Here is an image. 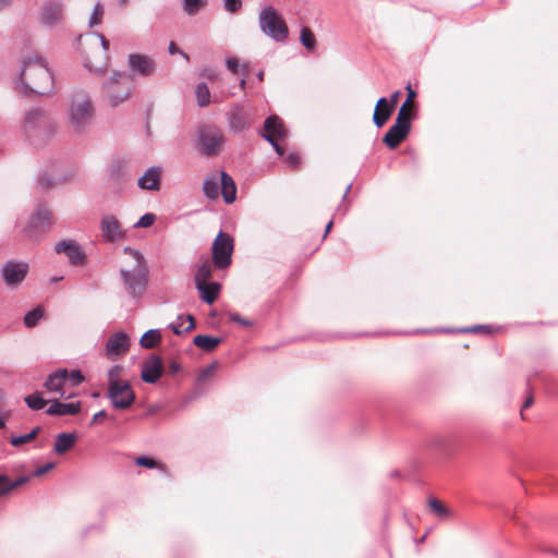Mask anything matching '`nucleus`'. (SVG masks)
<instances>
[{"instance_id": "nucleus-46", "label": "nucleus", "mask_w": 558, "mask_h": 558, "mask_svg": "<svg viewBox=\"0 0 558 558\" xmlns=\"http://www.w3.org/2000/svg\"><path fill=\"white\" fill-rule=\"evenodd\" d=\"M122 372V367L120 365H112L107 373L108 376V385L113 381H122L119 376Z\"/></svg>"}, {"instance_id": "nucleus-25", "label": "nucleus", "mask_w": 558, "mask_h": 558, "mask_svg": "<svg viewBox=\"0 0 558 558\" xmlns=\"http://www.w3.org/2000/svg\"><path fill=\"white\" fill-rule=\"evenodd\" d=\"M229 126L234 132H243L250 128L246 114L244 111L234 107L229 113Z\"/></svg>"}, {"instance_id": "nucleus-57", "label": "nucleus", "mask_w": 558, "mask_h": 558, "mask_svg": "<svg viewBox=\"0 0 558 558\" xmlns=\"http://www.w3.org/2000/svg\"><path fill=\"white\" fill-rule=\"evenodd\" d=\"M384 108H391L392 109V105L389 104V101H388V99L386 97H380L377 100V104L375 106V110H380V109H384Z\"/></svg>"}, {"instance_id": "nucleus-52", "label": "nucleus", "mask_w": 558, "mask_h": 558, "mask_svg": "<svg viewBox=\"0 0 558 558\" xmlns=\"http://www.w3.org/2000/svg\"><path fill=\"white\" fill-rule=\"evenodd\" d=\"M84 65L89 72H94L97 75H101L106 70V64L102 66H97L94 65L89 60H85Z\"/></svg>"}, {"instance_id": "nucleus-45", "label": "nucleus", "mask_w": 558, "mask_h": 558, "mask_svg": "<svg viewBox=\"0 0 558 558\" xmlns=\"http://www.w3.org/2000/svg\"><path fill=\"white\" fill-rule=\"evenodd\" d=\"M84 380V376L81 371L73 369L71 372H68V383L72 386H78Z\"/></svg>"}, {"instance_id": "nucleus-4", "label": "nucleus", "mask_w": 558, "mask_h": 558, "mask_svg": "<svg viewBox=\"0 0 558 558\" xmlns=\"http://www.w3.org/2000/svg\"><path fill=\"white\" fill-rule=\"evenodd\" d=\"M133 87V78L125 72H113L102 85L108 104L113 108L131 96Z\"/></svg>"}, {"instance_id": "nucleus-60", "label": "nucleus", "mask_w": 558, "mask_h": 558, "mask_svg": "<svg viewBox=\"0 0 558 558\" xmlns=\"http://www.w3.org/2000/svg\"><path fill=\"white\" fill-rule=\"evenodd\" d=\"M466 331H472V332H477V331H485V332H489V326L487 325H475L471 328H468L465 329Z\"/></svg>"}, {"instance_id": "nucleus-63", "label": "nucleus", "mask_w": 558, "mask_h": 558, "mask_svg": "<svg viewBox=\"0 0 558 558\" xmlns=\"http://www.w3.org/2000/svg\"><path fill=\"white\" fill-rule=\"evenodd\" d=\"M107 416V412L105 410H100L99 412H97L94 416H93V420H92V424H95L97 423L100 418H104Z\"/></svg>"}, {"instance_id": "nucleus-61", "label": "nucleus", "mask_w": 558, "mask_h": 558, "mask_svg": "<svg viewBox=\"0 0 558 558\" xmlns=\"http://www.w3.org/2000/svg\"><path fill=\"white\" fill-rule=\"evenodd\" d=\"M169 52H170V54L181 53L185 59H189V56L186 53L180 51V49L177 47V45L173 41H171L169 45Z\"/></svg>"}, {"instance_id": "nucleus-37", "label": "nucleus", "mask_w": 558, "mask_h": 558, "mask_svg": "<svg viewBox=\"0 0 558 558\" xmlns=\"http://www.w3.org/2000/svg\"><path fill=\"white\" fill-rule=\"evenodd\" d=\"M226 65L227 69L233 74L241 72L242 75L246 76L248 73V64L243 63L240 65L239 60L234 57L227 58Z\"/></svg>"}, {"instance_id": "nucleus-8", "label": "nucleus", "mask_w": 558, "mask_h": 558, "mask_svg": "<svg viewBox=\"0 0 558 558\" xmlns=\"http://www.w3.org/2000/svg\"><path fill=\"white\" fill-rule=\"evenodd\" d=\"M107 397L112 407L119 410L129 409L135 401V392L129 381L110 383Z\"/></svg>"}, {"instance_id": "nucleus-59", "label": "nucleus", "mask_w": 558, "mask_h": 558, "mask_svg": "<svg viewBox=\"0 0 558 558\" xmlns=\"http://www.w3.org/2000/svg\"><path fill=\"white\" fill-rule=\"evenodd\" d=\"M95 35L99 38L104 51L107 52L109 50L110 45L109 40L102 34L97 33Z\"/></svg>"}, {"instance_id": "nucleus-27", "label": "nucleus", "mask_w": 558, "mask_h": 558, "mask_svg": "<svg viewBox=\"0 0 558 558\" xmlns=\"http://www.w3.org/2000/svg\"><path fill=\"white\" fill-rule=\"evenodd\" d=\"M76 441V435L74 433H60L56 437L53 445V451L57 454H64L73 448Z\"/></svg>"}, {"instance_id": "nucleus-56", "label": "nucleus", "mask_w": 558, "mask_h": 558, "mask_svg": "<svg viewBox=\"0 0 558 558\" xmlns=\"http://www.w3.org/2000/svg\"><path fill=\"white\" fill-rule=\"evenodd\" d=\"M38 182L44 187H50L54 184L53 179L48 174L40 175Z\"/></svg>"}, {"instance_id": "nucleus-3", "label": "nucleus", "mask_w": 558, "mask_h": 558, "mask_svg": "<svg viewBox=\"0 0 558 558\" xmlns=\"http://www.w3.org/2000/svg\"><path fill=\"white\" fill-rule=\"evenodd\" d=\"M135 258V265L132 269H121L120 275L123 280L126 292L133 299H140L144 294L148 283V271L143 255L130 247L125 248Z\"/></svg>"}, {"instance_id": "nucleus-33", "label": "nucleus", "mask_w": 558, "mask_h": 558, "mask_svg": "<svg viewBox=\"0 0 558 558\" xmlns=\"http://www.w3.org/2000/svg\"><path fill=\"white\" fill-rule=\"evenodd\" d=\"M40 430H41V427L36 426L28 434L20 435V436H11L10 444L13 447H20V446L35 439L37 437V435L40 433Z\"/></svg>"}, {"instance_id": "nucleus-53", "label": "nucleus", "mask_w": 558, "mask_h": 558, "mask_svg": "<svg viewBox=\"0 0 558 558\" xmlns=\"http://www.w3.org/2000/svg\"><path fill=\"white\" fill-rule=\"evenodd\" d=\"M284 161L292 168H296L300 163V157L298 154L295 153H289L286 158H284Z\"/></svg>"}, {"instance_id": "nucleus-64", "label": "nucleus", "mask_w": 558, "mask_h": 558, "mask_svg": "<svg viewBox=\"0 0 558 558\" xmlns=\"http://www.w3.org/2000/svg\"><path fill=\"white\" fill-rule=\"evenodd\" d=\"M399 96H400V92H399V90L395 92V93L390 96V99H389L388 101H389V104H391V105H392V109L395 108V106H396V104H397V101H398Z\"/></svg>"}, {"instance_id": "nucleus-55", "label": "nucleus", "mask_w": 558, "mask_h": 558, "mask_svg": "<svg viewBox=\"0 0 558 558\" xmlns=\"http://www.w3.org/2000/svg\"><path fill=\"white\" fill-rule=\"evenodd\" d=\"M407 90H408V94H407V99L403 104H407V107L409 108H414V105H413V99L414 97L416 96V93L411 88V86L409 85L407 87Z\"/></svg>"}, {"instance_id": "nucleus-5", "label": "nucleus", "mask_w": 558, "mask_h": 558, "mask_svg": "<svg viewBox=\"0 0 558 558\" xmlns=\"http://www.w3.org/2000/svg\"><path fill=\"white\" fill-rule=\"evenodd\" d=\"M258 21L262 32L275 41L283 43L288 38V26L274 7H265L259 12Z\"/></svg>"}, {"instance_id": "nucleus-23", "label": "nucleus", "mask_w": 558, "mask_h": 558, "mask_svg": "<svg viewBox=\"0 0 558 558\" xmlns=\"http://www.w3.org/2000/svg\"><path fill=\"white\" fill-rule=\"evenodd\" d=\"M220 192L227 204H232L236 198L235 182L226 171L220 172Z\"/></svg>"}, {"instance_id": "nucleus-49", "label": "nucleus", "mask_w": 558, "mask_h": 558, "mask_svg": "<svg viewBox=\"0 0 558 558\" xmlns=\"http://www.w3.org/2000/svg\"><path fill=\"white\" fill-rule=\"evenodd\" d=\"M11 493V487L9 486V476L4 474H0V496H4Z\"/></svg>"}, {"instance_id": "nucleus-14", "label": "nucleus", "mask_w": 558, "mask_h": 558, "mask_svg": "<svg viewBox=\"0 0 558 558\" xmlns=\"http://www.w3.org/2000/svg\"><path fill=\"white\" fill-rule=\"evenodd\" d=\"M163 373L162 360L158 355H150L142 365L141 378L147 384H155Z\"/></svg>"}, {"instance_id": "nucleus-28", "label": "nucleus", "mask_w": 558, "mask_h": 558, "mask_svg": "<svg viewBox=\"0 0 558 558\" xmlns=\"http://www.w3.org/2000/svg\"><path fill=\"white\" fill-rule=\"evenodd\" d=\"M169 328L175 335H182L183 332H189L195 328V319L191 314L179 315L177 320L169 325Z\"/></svg>"}, {"instance_id": "nucleus-31", "label": "nucleus", "mask_w": 558, "mask_h": 558, "mask_svg": "<svg viewBox=\"0 0 558 558\" xmlns=\"http://www.w3.org/2000/svg\"><path fill=\"white\" fill-rule=\"evenodd\" d=\"M161 340V333L158 329L147 330L141 338L140 344L144 349H153Z\"/></svg>"}, {"instance_id": "nucleus-19", "label": "nucleus", "mask_w": 558, "mask_h": 558, "mask_svg": "<svg viewBox=\"0 0 558 558\" xmlns=\"http://www.w3.org/2000/svg\"><path fill=\"white\" fill-rule=\"evenodd\" d=\"M50 126L51 122L41 109H32L26 112L23 121V126L26 133L36 131L39 126Z\"/></svg>"}, {"instance_id": "nucleus-18", "label": "nucleus", "mask_w": 558, "mask_h": 558, "mask_svg": "<svg viewBox=\"0 0 558 558\" xmlns=\"http://www.w3.org/2000/svg\"><path fill=\"white\" fill-rule=\"evenodd\" d=\"M161 168L158 166L148 168L138 179V187L147 191H159L161 185Z\"/></svg>"}, {"instance_id": "nucleus-36", "label": "nucleus", "mask_w": 558, "mask_h": 558, "mask_svg": "<svg viewBox=\"0 0 558 558\" xmlns=\"http://www.w3.org/2000/svg\"><path fill=\"white\" fill-rule=\"evenodd\" d=\"M207 0H183V10L189 15L198 13L205 5Z\"/></svg>"}, {"instance_id": "nucleus-21", "label": "nucleus", "mask_w": 558, "mask_h": 558, "mask_svg": "<svg viewBox=\"0 0 558 558\" xmlns=\"http://www.w3.org/2000/svg\"><path fill=\"white\" fill-rule=\"evenodd\" d=\"M68 384V371L66 369H58L54 373L50 374L47 380L45 381V387L51 391L57 392L60 397H64L65 391L63 387Z\"/></svg>"}, {"instance_id": "nucleus-11", "label": "nucleus", "mask_w": 558, "mask_h": 558, "mask_svg": "<svg viewBox=\"0 0 558 558\" xmlns=\"http://www.w3.org/2000/svg\"><path fill=\"white\" fill-rule=\"evenodd\" d=\"M54 251L58 254H65L71 265L82 266L86 262V254L76 241L61 240L56 244Z\"/></svg>"}, {"instance_id": "nucleus-51", "label": "nucleus", "mask_w": 558, "mask_h": 558, "mask_svg": "<svg viewBox=\"0 0 558 558\" xmlns=\"http://www.w3.org/2000/svg\"><path fill=\"white\" fill-rule=\"evenodd\" d=\"M32 475L21 476L16 478L15 481L9 480V486L11 487V492L24 484H26L31 480Z\"/></svg>"}, {"instance_id": "nucleus-13", "label": "nucleus", "mask_w": 558, "mask_h": 558, "mask_svg": "<svg viewBox=\"0 0 558 558\" xmlns=\"http://www.w3.org/2000/svg\"><path fill=\"white\" fill-rule=\"evenodd\" d=\"M64 3L62 0H48L40 10V22L47 26H52L62 20Z\"/></svg>"}, {"instance_id": "nucleus-10", "label": "nucleus", "mask_w": 558, "mask_h": 558, "mask_svg": "<svg viewBox=\"0 0 558 558\" xmlns=\"http://www.w3.org/2000/svg\"><path fill=\"white\" fill-rule=\"evenodd\" d=\"M51 219V211L43 205L38 206L24 230L26 236L29 239H37L41 234L46 233L50 229Z\"/></svg>"}, {"instance_id": "nucleus-2", "label": "nucleus", "mask_w": 558, "mask_h": 558, "mask_svg": "<svg viewBox=\"0 0 558 558\" xmlns=\"http://www.w3.org/2000/svg\"><path fill=\"white\" fill-rule=\"evenodd\" d=\"M95 112V106L87 92L74 93L68 111L70 126L74 132H86L94 121Z\"/></svg>"}, {"instance_id": "nucleus-16", "label": "nucleus", "mask_w": 558, "mask_h": 558, "mask_svg": "<svg viewBox=\"0 0 558 558\" xmlns=\"http://www.w3.org/2000/svg\"><path fill=\"white\" fill-rule=\"evenodd\" d=\"M128 61L130 70L134 73L141 74L143 76H150L155 73V61L148 56L131 53L129 54Z\"/></svg>"}, {"instance_id": "nucleus-6", "label": "nucleus", "mask_w": 558, "mask_h": 558, "mask_svg": "<svg viewBox=\"0 0 558 558\" xmlns=\"http://www.w3.org/2000/svg\"><path fill=\"white\" fill-rule=\"evenodd\" d=\"M223 142V134L216 126L203 125L197 130L196 147L207 157L217 155L221 150Z\"/></svg>"}, {"instance_id": "nucleus-54", "label": "nucleus", "mask_w": 558, "mask_h": 558, "mask_svg": "<svg viewBox=\"0 0 558 558\" xmlns=\"http://www.w3.org/2000/svg\"><path fill=\"white\" fill-rule=\"evenodd\" d=\"M265 140L267 142H269V144L274 147L275 151L279 155V156H284V150L283 148L278 144V140L276 138H270L269 136H265Z\"/></svg>"}, {"instance_id": "nucleus-22", "label": "nucleus", "mask_w": 558, "mask_h": 558, "mask_svg": "<svg viewBox=\"0 0 558 558\" xmlns=\"http://www.w3.org/2000/svg\"><path fill=\"white\" fill-rule=\"evenodd\" d=\"M81 411V402L63 403L58 400L51 402L46 410L48 415L62 416V415H75Z\"/></svg>"}, {"instance_id": "nucleus-40", "label": "nucleus", "mask_w": 558, "mask_h": 558, "mask_svg": "<svg viewBox=\"0 0 558 558\" xmlns=\"http://www.w3.org/2000/svg\"><path fill=\"white\" fill-rule=\"evenodd\" d=\"M430 510L440 519H445L450 515V510L444 506L439 500L436 498H432L428 501Z\"/></svg>"}, {"instance_id": "nucleus-38", "label": "nucleus", "mask_w": 558, "mask_h": 558, "mask_svg": "<svg viewBox=\"0 0 558 558\" xmlns=\"http://www.w3.org/2000/svg\"><path fill=\"white\" fill-rule=\"evenodd\" d=\"M24 400H25V403L32 410H36V411L44 409L45 405L47 404V401L38 392L26 396Z\"/></svg>"}, {"instance_id": "nucleus-15", "label": "nucleus", "mask_w": 558, "mask_h": 558, "mask_svg": "<svg viewBox=\"0 0 558 558\" xmlns=\"http://www.w3.org/2000/svg\"><path fill=\"white\" fill-rule=\"evenodd\" d=\"M129 348V336L123 331L116 332L107 340L106 354L109 359H116L125 354Z\"/></svg>"}, {"instance_id": "nucleus-41", "label": "nucleus", "mask_w": 558, "mask_h": 558, "mask_svg": "<svg viewBox=\"0 0 558 558\" xmlns=\"http://www.w3.org/2000/svg\"><path fill=\"white\" fill-rule=\"evenodd\" d=\"M43 316H44V311L40 307H36V308L29 311L24 316V324L26 327H29V328L34 327L43 318Z\"/></svg>"}, {"instance_id": "nucleus-43", "label": "nucleus", "mask_w": 558, "mask_h": 558, "mask_svg": "<svg viewBox=\"0 0 558 558\" xmlns=\"http://www.w3.org/2000/svg\"><path fill=\"white\" fill-rule=\"evenodd\" d=\"M102 15H104V7L100 2H97L94 5V9L92 11V14H90V17L88 21L89 27H94V26L100 24L102 21Z\"/></svg>"}, {"instance_id": "nucleus-32", "label": "nucleus", "mask_w": 558, "mask_h": 558, "mask_svg": "<svg viewBox=\"0 0 558 558\" xmlns=\"http://www.w3.org/2000/svg\"><path fill=\"white\" fill-rule=\"evenodd\" d=\"M195 96L199 107H206L210 102V92L206 83H198L195 87Z\"/></svg>"}, {"instance_id": "nucleus-42", "label": "nucleus", "mask_w": 558, "mask_h": 558, "mask_svg": "<svg viewBox=\"0 0 558 558\" xmlns=\"http://www.w3.org/2000/svg\"><path fill=\"white\" fill-rule=\"evenodd\" d=\"M412 110V108L407 107V104H402L395 122L411 126Z\"/></svg>"}, {"instance_id": "nucleus-50", "label": "nucleus", "mask_w": 558, "mask_h": 558, "mask_svg": "<svg viewBox=\"0 0 558 558\" xmlns=\"http://www.w3.org/2000/svg\"><path fill=\"white\" fill-rule=\"evenodd\" d=\"M54 463L53 462H48L39 468H37L32 476H43L44 474H46L47 472H49L50 470H52L54 468Z\"/></svg>"}, {"instance_id": "nucleus-1", "label": "nucleus", "mask_w": 558, "mask_h": 558, "mask_svg": "<svg viewBox=\"0 0 558 558\" xmlns=\"http://www.w3.org/2000/svg\"><path fill=\"white\" fill-rule=\"evenodd\" d=\"M15 89L24 96L47 95L53 89L52 74L44 58L28 53L22 58Z\"/></svg>"}, {"instance_id": "nucleus-39", "label": "nucleus", "mask_w": 558, "mask_h": 558, "mask_svg": "<svg viewBox=\"0 0 558 558\" xmlns=\"http://www.w3.org/2000/svg\"><path fill=\"white\" fill-rule=\"evenodd\" d=\"M393 110L391 108H384L380 110H374L373 122L377 128H381L389 120Z\"/></svg>"}, {"instance_id": "nucleus-9", "label": "nucleus", "mask_w": 558, "mask_h": 558, "mask_svg": "<svg viewBox=\"0 0 558 558\" xmlns=\"http://www.w3.org/2000/svg\"><path fill=\"white\" fill-rule=\"evenodd\" d=\"M28 270V263L9 259L1 267V277L8 288L15 289L25 280Z\"/></svg>"}, {"instance_id": "nucleus-29", "label": "nucleus", "mask_w": 558, "mask_h": 558, "mask_svg": "<svg viewBox=\"0 0 558 558\" xmlns=\"http://www.w3.org/2000/svg\"><path fill=\"white\" fill-rule=\"evenodd\" d=\"M211 274L213 267L210 260L207 257L201 258L194 272L195 284L207 282L208 279H210Z\"/></svg>"}, {"instance_id": "nucleus-44", "label": "nucleus", "mask_w": 558, "mask_h": 558, "mask_svg": "<svg viewBox=\"0 0 558 558\" xmlns=\"http://www.w3.org/2000/svg\"><path fill=\"white\" fill-rule=\"evenodd\" d=\"M156 220L155 214L147 213L143 215L138 221L134 225L135 228H148L150 227Z\"/></svg>"}, {"instance_id": "nucleus-20", "label": "nucleus", "mask_w": 558, "mask_h": 558, "mask_svg": "<svg viewBox=\"0 0 558 558\" xmlns=\"http://www.w3.org/2000/svg\"><path fill=\"white\" fill-rule=\"evenodd\" d=\"M288 131L283 125L282 120L277 116L268 117L264 122L263 137L269 136L270 138L282 140L287 137Z\"/></svg>"}, {"instance_id": "nucleus-48", "label": "nucleus", "mask_w": 558, "mask_h": 558, "mask_svg": "<svg viewBox=\"0 0 558 558\" xmlns=\"http://www.w3.org/2000/svg\"><path fill=\"white\" fill-rule=\"evenodd\" d=\"M241 0H223V8L230 13L238 12L241 9Z\"/></svg>"}, {"instance_id": "nucleus-7", "label": "nucleus", "mask_w": 558, "mask_h": 558, "mask_svg": "<svg viewBox=\"0 0 558 558\" xmlns=\"http://www.w3.org/2000/svg\"><path fill=\"white\" fill-rule=\"evenodd\" d=\"M233 248L231 235L220 231L211 245L213 265L220 270L227 269L232 263Z\"/></svg>"}, {"instance_id": "nucleus-34", "label": "nucleus", "mask_w": 558, "mask_h": 558, "mask_svg": "<svg viewBox=\"0 0 558 558\" xmlns=\"http://www.w3.org/2000/svg\"><path fill=\"white\" fill-rule=\"evenodd\" d=\"M135 463L140 466L148 468V469H159L160 471L167 473L168 469L166 464L156 461L153 458L141 456L135 459Z\"/></svg>"}, {"instance_id": "nucleus-26", "label": "nucleus", "mask_w": 558, "mask_h": 558, "mask_svg": "<svg viewBox=\"0 0 558 558\" xmlns=\"http://www.w3.org/2000/svg\"><path fill=\"white\" fill-rule=\"evenodd\" d=\"M220 174L211 173L203 181L202 191L206 198L214 201L217 199L220 192Z\"/></svg>"}, {"instance_id": "nucleus-47", "label": "nucleus", "mask_w": 558, "mask_h": 558, "mask_svg": "<svg viewBox=\"0 0 558 558\" xmlns=\"http://www.w3.org/2000/svg\"><path fill=\"white\" fill-rule=\"evenodd\" d=\"M228 317L231 322L238 323L245 328H250L253 326L252 320L241 317L238 313H229Z\"/></svg>"}, {"instance_id": "nucleus-17", "label": "nucleus", "mask_w": 558, "mask_h": 558, "mask_svg": "<svg viewBox=\"0 0 558 558\" xmlns=\"http://www.w3.org/2000/svg\"><path fill=\"white\" fill-rule=\"evenodd\" d=\"M410 130L411 126L395 122L384 135L383 142L388 148L395 149L407 138Z\"/></svg>"}, {"instance_id": "nucleus-24", "label": "nucleus", "mask_w": 558, "mask_h": 558, "mask_svg": "<svg viewBox=\"0 0 558 558\" xmlns=\"http://www.w3.org/2000/svg\"><path fill=\"white\" fill-rule=\"evenodd\" d=\"M195 287L199 292V298L207 304H213L221 290V284L216 281L198 283Z\"/></svg>"}, {"instance_id": "nucleus-30", "label": "nucleus", "mask_w": 558, "mask_h": 558, "mask_svg": "<svg viewBox=\"0 0 558 558\" xmlns=\"http://www.w3.org/2000/svg\"><path fill=\"white\" fill-rule=\"evenodd\" d=\"M220 342V338L206 335H197L193 339V343L205 352L214 351Z\"/></svg>"}, {"instance_id": "nucleus-58", "label": "nucleus", "mask_w": 558, "mask_h": 558, "mask_svg": "<svg viewBox=\"0 0 558 558\" xmlns=\"http://www.w3.org/2000/svg\"><path fill=\"white\" fill-rule=\"evenodd\" d=\"M181 371V365L177 361H171L168 365V372L171 375H175Z\"/></svg>"}, {"instance_id": "nucleus-35", "label": "nucleus", "mask_w": 558, "mask_h": 558, "mask_svg": "<svg viewBox=\"0 0 558 558\" xmlns=\"http://www.w3.org/2000/svg\"><path fill=\"white\" fill-rule=\"evenodd\" d=\"M300 40L301 44L310 51H313L316 48V38L313 32L306 26L301 28Z\"/></svg>"}, {"instance_id": "nucleus-12", "label": "nucleus", "mask_w": 558, "mask_h": 558, "mask_svg": "<svg viewBox=\"0 0 558 558\" xmlns=\"http://www.w3.org/2000/svg\"><path fill=\"white\" fill-rule=\"evenodd\" d=\"M101 235L106 242H117L124 239V232L118 218L105 215L100 220Z\"/></svg>"}, {"instance_id": "nucleus-62", "label": "nucleus", "mask_w": 558, "mask_h": 558, "mask_svg": "<svg viewBox=\"0 0 558 558\" xmlns=\"http://www.w3.org/2000/svg\"><path fill=\"white\" fill-rule=\"evenodd\" d=\"M215 371V364H211L209 366H207L201 374V378H206L208 376H210Z\"/></svg>"}]
</instances>
